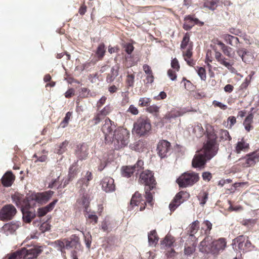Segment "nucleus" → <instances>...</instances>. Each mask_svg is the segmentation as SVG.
<instances>
[{
  "label": "nucleus",
  "instance_id": "1",
  "mask_svg": "<svg viewBox=\"0 0 259 259\" xmlns=\"http://www.w3.org/2000/svg\"><path fill=\"white\" fill-rule=\"evenodd\" d=\"M207 140L204 143L199 153L196 154L192 161V165L194 168L204 167L206 162L210 160L218 153L219 149L217 142V136L213 131H209L206 128Z\"/></svg>",
  "mask_w": 259,
  "mask_h": 259
},
{
  "label": "nucleus",
  "instance_id": "2",
  "mask_svg": "<svg viewBox=\"0 0 259 259\" xmlns=\"http://www.w3.org/2000/svg\"><path fill=\"white\" fill-rule=\"evenodd\" d=\"M139 182L145 185L146 201L150 205H152L153 196L150 191L155 187L156 182L152 171L147 170L142 172L140 176Z\"/></svg>",
  "mask_w": 259,
  "mask_h": 259
},
{
  "label": "nucleus",
  "instance_id": "3",
  "mask_svg": "<svg viewBox=\"0 0 259 259\" xmlns=\"http://www.w3.org/2000/svg\"><path fill=\"white\" fill-rule=\"evenodd\" d=\"M111 142L113 143L115 149H120L126 146L129 143L130 132L125 128L115 130Z\"/></svg>",
  "mask_w": 259,
  "mask_h": 259
},
{
  "label": "nucleus",
  "instance_id": "4",
  "mask_svg": "<svg viewBox=\"0 0 259 259\" xmlns=\"http://www.w3.org/2000/svg\"><path fill=\"white\" fill-rule=\"evenodd\" d=\"M54 192L52 191H46L41 193H33L28 194L26 196V200L30 203L34 204V202H37L40 204L47 203L51 199Z\"/></svg>",
  "mask_w": 259,
  "mask_h": 259
},
{
  "label": "nucleus",
  "instance_id": "5",
  "mask_svg": "<svg viewBox=\"0 0 259 259\" xmlns=\"http://www.w3.org/2000/svg\"><path fill=\"white\" fill-rule=\"evenodd\" d=\"M199 180L198 174L193 171H187L182 174L177 182L180 187L185 188L193 185Z\"/></svg>",
  "mask_w": 259,
  "mask_h": 259
},
{
  "label": "nucleus",
  "instance_id": "6",
  "mask_svg": "<svg viewBox=\"0 0 259 259\" xmlns=\"http://www.w3.org/2000/svg\"><path fill=\"white\" fill-rule=\"evenodd\" d=\"M151 128L149 120L145 118H139L134 125V130L136 133L140 136H146Z\"/></svg>",
  "mask_w": 259,
  "mask_h": 259
},
{
  "label": "nucleus",
  "instance_id": "7",
  "mask_svg": "<svg viewBox=\"0 0 259 259\" xmlns=\"http://www.w3.org/2000/svg\"><path fill=\"white\" fill-rule=\"evenodd\" d=\"M41 246H34L30 249L22 248L16 251L19 258L31 259L36 258L42 251Z\"/></svg>",
  "mask_w": 259,
  "mask_h": 259
},
{
  "label": "nucleus",
  "instance_id": "8",
  "mask_svg": "<svg viewBox=\"0 0 259 259\" xmlns=\"http://www.w3.org/2000/svg\"><path fill=\"white\" fill-rule=\"evenodd\" d=\"M32 206V204L27 202L26 200L23 201V205L21 206V212L22 213V219L25 223H30L36 217L35 211H30V209Z\"/></svg>",
  "mask_w": 259,
  "mask_h": 259
},
{
  "label": "nucleus",
  "instance_id": "9",
  "mask_svg": "<svg viewBox=\"0 0 259 259\" xmlns=\"http://www.w3.org/2000/svg\"><path fill=\"white\" fill-rule=\"evenodd\" d=\"M16 212V208L12 204L5 205L0 210V220H10L13 218Z\"/></svg>",
  "mask_w": 259,
  "mask_h": 259
},
{
  "label": "nucleus",
  "instance_id": "10",
  "mask_svg": "<svg viewBox=\"0 0 259 259\" xmlns=\"http://www.w3.org/2000/svg\"><path fill=\"white\" fill-rule=\"evenodd\" d=\"M115 126L114 122L109 118H107L104 121V123L102 127V131L105 135V139L106 142L111 141V138H113V131L115 130Z\"/></svg>",
  "mask_w": 259,
  "mask_h": 259
},
{
  "label": "nucleus",
  "instance_id": "11",
  "mask_svg": "<svg viewBox=\"0 0 259 259\" xmlns=\"http://www.w3.org/2000/svg\"><path fill=\"white\" fill-rule=\"evenodd\" d=\"M189 197V194L186 191H182L179 192L169 205L170 211H174L181 204L188 199Z\"/></svg>",
  "mask_w": 259,
  "mask_h": 259
},
{
  "label": "nucleus",
  "instance_id": "12",
  "mask_svg": "<svg viewBox=\"0 0 259 259\" xmlns=\"http://www.w3.org/2000/svg\"><path fill=\"white\" fill-rule=\"evenodd\" d=\"M93 178L92 174L90 171H87L84 178L78 180L76 184V187L78 189V192L80 194H83L86 192V189L89 185V182Z\"/></svg>",
  "mask_w": 259,
  "mask_h": 259
},
{
  "label": "nucleus",
  "instance_id": "13",
  "mask_svg": "<svg viewBox=\"0 0 259 259\" xmlns=\"http://www.w3.org/2000/svg\"><path fill=\"white\" fill-rule=\"evenodd\" d=\"M212 238L207 236L200 243L199 246V251L203 253H211L213 254Z\"/></svg>",
  "mask_w": 259,
  "mask_h": 259
},
{
  "label": "nucleus",
  "instance_id": "14",
  "mask_svg": "<svg viewBox=\"0 0 259 259\" xmlns=\"http://www.w3.org/2000/svg\"><path fill=\"white\" fill-rule=\"evenodd\" d=\"M170 143L166 141H160L157 146V154L161 158L167 157L169 154L171 150Z\"/></svg>",
  "mask_w": 259,
  "mask_h": 259
},
{
  "label": "nucleus",
  "instance_id": "15",
  "mask_svg": "<svg viewBox=\"0 0 259 259\" xmlns=\"http://www.w3.org/2000/svg\"><path fill=\"white\" fill-rule=\"evenodd\" d=\"M144 162L141 160H139L136 164L132 166H123L122 168V175L124 177L129 178L134 172L139 171L142 168Z\"/></svg>",
  "mask_w": 259,
  "mask_h": 259
},
{
  "label": "nucleus",
  "instance_id": "16",
  "mask_svg": "<svg viewBox=\"0 0 259 259\" xmlns=\"http://www.w3.org/2000/svg\"><path fill=\"white\" fill-rule=\"evenodd\" d=\"M75 154L80 160L87 159L89 155V147L87 144L82 143L77 145L75 149Z\"/></svg>",
  "mask_w": 259,
  "mask_h": 259
},
{
  "label": "nucleus",
  "instance_id": "17",
  "mask_svg": "<svg viewBox=\"0 0 259 259\" xmlns=\"http://www.w3.org/2000/svg\"><path fill=\"white\" fill-rule=\"evenodd\" d=\"M245 240V237L241 235L235 238L234 240L238 243V248L240 250H251L253 247V245L248 239Z\"/></svg>",
  "mask_w": 259,
  "mask_h": 259
},
{
  "label": "nucleus",
  "instance_id": "18",
  "mask_svg": "<svg viewBox=\"0 0 259 259\" xmlns=\"http://www.w3.org/2000/svg\"><path fill=\"white\" fill-rule=\"evenodd\" d=\"M114 180L110 177H105L101 182L102 189L106 192H111L115 190V186Z\"/></svg>",
  "mask_w": 259,
  "mask_h": 259
},
{
  "label": "nucleus",
  "instance_id": "19",
  "mask_svg": "<svg viewBox=\"0 0 259 259\" xmlns=\"http://www.w3.org/2000/svg\"><path fill=\"white\" fill-rule=\"evenodd\" d=\"M239 160H245L244 166L247 167L255 164L259 161V153L254 152L247 154L244 158L240 159Z\"/></svg>",
  "mask_w": 259,
  "mask_h": 259
},
{
  "label": "nucleus",
  "instance_id": "20",
  "mask_svg": "<svg viewBox=\"0 0 259 259\" xmlns=\"http://www.w3.org/2000/svg\"><path fill=\"white\" fill-rule=\"evenodd\" d=\"M58 201V200L57 199H54L52 202L47 205L38 208L37 210V216L38 217H42L45 216L48 212L52 211L54 209Z\"/></svg>",
  "mask_w": 259,
  "mask_h": 259
},
{
  "label": "nucleus",
  "instance_id": "21",
  "mask_svg": "<svg viewBox=\"0 0 259 259\" xmlns=\"http://www.w3.org/2000/svg\"><path fill=\"white\" fill-rule=\"evenodd\" d=\"M213 254L223 250L226 246V242L224 238H220L217 240L212 241Z\"/></svg>",
  "mask_w": 259,
  "mask_h": 259
},
{
  "label": "nucleus",
  "instance_id": "22",
  "mask_svg": "<svg viewBox=\"0 0 259 259\" xmlns=\"http://www.w3.org/2000/svg\"><path fill=\"white\" fill-rule=\"evenodd\" d=\"M19 225L17 223H8L5 224L2 228V230L4 233L6 235L8 236L10 234H12L15 232V231L18 228Z\"/></svg>",
  "mask_w": 259,
  "mask_h": 259
},
{
  "label": "nucleus",
  "instance_id": "23",
  "mask_svg": "<svg viewBox=\"0 0 259 259\" xmlns=\"http://www.w3.org/2000/svg\"><path fill=\"white\" fill-rule=\"evenodd\" d=\"M199 20L194 18L191 16H188L185 18V23L183 28L186 30H189L195 25L198 24Z\"/></svg>",
  "mask_w": 259,
  "mask_h": 259
},
{
  "label": "nucleus",
  "instance_id": "24",
  "mask_svg": "<svg viewBox=\"0 0 259 259\" xmlns=\"http://www.w3.org/2000/svg\"><path fill=\"white\" fill-rule=\"evenodd\" d=\"M119 68L120 66L118 64H116L115 66L112 67L111 72L107 75L106 77V81L108 83H111L113 82L116 77L118 75Z\"/></svg>",
  "mask_w": 259,
  "mask_h": 259
},
{
  "label": "nucleus",
  "instance_id": "25",
  "mask_svg": "<svg viewBox=\"0 0 259 259\" xmlns=\"http://www.w3.org/2000/svg\"><path fill=\"white\" fill-rule=\"evenodd\" d=\"M14 176L11 171H7L2 178V183L4 186L8 187L12 185Z\"/></svg>",
  "mask_w": 259,
  "mask_h": 259
},
{
  "label": "nucleus",
  "instance_id": "26",
  "mask_svg": "<svg viewBox=\"0 0 259 259\" xmlns=\"http://www.w3.org/2000/svg\"><path fill=\"white\" fill-rule=\"evenodd\" d=\"M237 54L239 56L242 61L245 63L249 61V59L252 57L251 53L245 49L240 48L236 50Z\"/></svg>",
  "mask_w": 259,
  "mask_h": 259
},
{
  "label": "nucleus",
  "instance_id": "27",
  "mask_svg": "<svg viewBox=\"0 0 259 259\" xmlns=\"http://www.w3.org/2000/svg\"><path fill=\"white\" fill-rule=\"evenodd\" d=\"M84 194H80L82 195L80 199H78L77 201V204L79 205V207H82L83 209V211L84 212L88 213V207L89 205V201L87 199V197L84 196Z\"/></svg>",
  "mask_w": 259,
  "mask_h": 259
},
{
  "label": "nucleus",
  "instance_id": "28",
  "mask_svg": "<svg viewBox=\"0 0 259 259\" xmlns=\"http://www.w3.org/2000/svg\"><path fill=\"white\" fill-rule=\"evenodd\" d=\"M199 229V222L196 220L193 222L191 224V226L189 228V238L193 241L194 240H196V238L194 236V234L197 232Z\"/></svg>",
  "mask_w": 259,
  "mask_h": 259
},
{
  "label": "nucleus",
  "instance_id": "29",
  "mask_svg": "<svg viewBox=\"0 0 259 259\" xmlns=\"http://www.w3.org/2000/svg\"><path fill=\"white\" fill-rule=\"evenodd\" d=\"M79 171L80 170L77 164V162H75L70 166L68 176L70 179L73 180Z\"/></svg>",
  "mask_w": 259,
  "mask_h": 259
},
{
  "label": "nucleus",
  "instance_id": "30",
  "mask_svg": "<svg viewBox=\"0 0 259 259\" xmlns=\"http://www.w3.org/2000/svg\"><path fill=\"white\" fill-rule=\"evenodd\" d=\"M182 115L181 113L177 110H172L166 113L164 118L168 122H171L174 119Z\"/></svg>",
  "mask_w": 259,
  "mask_h": 259
},
{
  "label": "nucleus",
  "instance_id": "31",
  "mask_svg": "<svg viewBox=\"0 0 259 259\" xmlns=\"http://www.w3.org/2000/svg\"><path fill=\"white\" fill-rule=\"evenodd\" d=\"M12 199L16 206L21 209V206L23 205V201L26 199V197L23 198L22 195L18 194L12 195Z\"/></svg>",
  "mask_w": 259,
  "mask_h": 259
},
{
  "label": "nucleus",
  "instance_id": "32",
  "mask_svg": "<svg viewBox=\"0 0 259 259\" xmlns=\"http://www.w3.org/2000/svg\"><path fill=\"white\" fill-rule=\"evenodd\" d=\"M158 241V237L155 230L151 231L148 234V242L151 246H155Z\"/></svg>",
  "mask_w": 259,
  "mask_h": 259
},
{
  "label": "nucleus",
  "instance_id": "33",
  "mask_svg": "<svg viewBox=\"0 0 259 259\" xmlns=\"http://www.w3.org/2000/svg\"><path fill=\"white\" fill-rule=\"evenodd\" d=\"M146 144L145 142L139 140L135 143L131 144L130 147L132 149L134 150L137 152H141L145 147Z\"/></svg>",
  "mask_w": 259,
  "mask_h": 259
},
{
  "label": "nucleus",
  "instance_id": "34",
  "mask_svg": "<svg viewBox=\"0 0 259 259\" xmlns=\"http://www.w3.org/2000/svg\"><path fill=\"white\" fill-rule=\"evenodd\" d=\"M193 133L197 138L202 137L204 133V130L200 123H197L194 125L193 128Z\"/></svg>",
  "mask_w": 259,
  "mask_h": 259
},
{
  "label": "nucleus",
  "instance_id": "35",
  "mask_svg": "<svg viewBox=\"0 0 259 259\" xmlns=\"http://www.w3.org/2000/svg\"><path fill=\"white\" fill-rule=\"evenodd\" d=\"M142 200L141 194L138 191L136 192L133 195L131 200L130 204L132 206H137Z\"/></svg>",
  "mask_w": 259,
  "mask_h": 259
},
{
  "label": "nucleus",
  "instance_id": "36",
  "mask_svg": "<svg viewBox=\"0 0 259 259\" xmlns=\"http://www.w3.org/2000/svg\"><path fill=\"white\" fill-rule=\"evenodd\" d=\"M219 2V0H207L204 3L203 6L204 7L213 11L217 7Z\"/></svg>",
  "mask_w": 259,
  "mask_h": 259
},
{
  "label": "nucleus",
  "instance_id": "37",
  "mask_svg": "<svg viewBox=\"0 0 259 259\" xmlns=\"http://www.w3.org/2000/svg\"><path fill=\"white\" fill-rule=\"evenodd\" d=\"M249 147L248 144L242 140L237 143L236 147V151L237 153H240L242 151H245Z\"/></svg>",
  "mask_w": 259,
  "mask_h": 259
},
{
  "label": "nucleus",
  "instance_id": "38",
  "mask_svg": "<svg viewBox=\"0 0 259 259\" xmlns=\"http://www.w3.org/2000/svg\"><path fill=\"white\" fill-rule=\"evenodd\" d=\"M257 219H245L243 220L241 222V224L242 225L246 226L249 229H252L254 225L256 224Z\"/></svg>",
  "mask_w": 259,
  "mask_h": 259
},
{
  "label": "nucleus",
  "instance_id": "39",
  "mask_svg": "<svg viewBox=\"0 0 259 259\" xmlns=\"http://www.w3.org/2000/svg\"><path fill=\"white\" fill-rule=\"evenodd\" d=\"M106 52L105 46L103 43L100 44L97 48L96 55L99 59H102Z\"/></svg>",
  "mask_w": 259,
  "mask_h": 259
},
{
  "label": "nucleus",
  "instance_id": "40",
  "mask_svg": "<svg viewBox=\"0 0 259 259\" xmlns=\"http://www.w3.org/2000/svg\"><path fill=\"white\" fill-rule=\"evenodd\" d=\"M219 136L221 140H229L230 141L231 140V137L229 135V133L228 131L226 130L221 129L219 131Z\"/></svg>",
  "mask_w": 259,
  "mask_h": 259
},
{
  "label": "nucleus",
  "instance_id": "41",
  "mask_svg": "<svg viewBox=\"0 0 259 259\" xmlns=\"http://www.w3.org/2000/svg\"><path fill=\"white\" fill-rule=\"evenodd\" d=\"M174 242L173 237L170 236H166L161 242V245L165 247H170Z\"/></svg>",
  "mask_w": 259,
  "mask_h": 259
},
{
  "label": "nucleus",
  "instance_id": "42",
  "mask_svg": "<svg viewBox=\"0 0 259 259\" xmlns=\"http://www.w3.org/2000/svg\"><path fill=\"white\" fill-rule=\"evenodd\" d=\"M196 245V243L193 242L190 246H185L184 249L185 254L187 255H191L195 251Z\"/></svg>",
  "mask_w": 259,
  "mask_h": 259
},
{
  "label": "nucleus",
  "instance_id": "43",
  "mask_svg": "<svg viewBox=\"0 0 259 259\" xmlns=\"http://www.w3.org/2000/svg\"><path fill=\"white\" fill-rule=\"evenodd\" d=\"M198 199L200 201V204L203 206L208 199V193L205 191L201 192L198 196Z\"/></svg>",
  "mask_w": 259,
  "mask_h": 259
},
{
  "label": "nucleus",
  "instance_id": "44",
  "mask_svg": "<svg viewBox=\"0 0 259 259\" xmlns=\"http://www.w3.org/2000/svg\"><path fill=\"white\" fill-rule=\"evenodd\" d=\"M84 215L86 218L91 220V222H94V224L97 223L98 218L94 212L90 213V211L88 210V213L84 212Z\"/></svg>",
  "mask_w": 259,
  "mask_h": 259
},
{
  "label": "nucleus",
  "instance_id": "45",
  "mask_svg": "<svg viewBox=\"0 0 259 259\" xmlns=\"http://www.w3.org/2000/svg\"><path fill=\"white\" fill-rule=\"evenodd\" d=\"M151 101L149 98H141L139 99V104L142 107H148L150 104Z\"/></svg>",
  "mask_w": 259,
  "mask_h": 259
},
{
  "label": "nucleus",
  "instance_id": "46",
  "mask_svg": "<svg viewBox=\"0 0 259 259\" xmlns=\"http://www.w3.org/2000/svg\"><path fill=\"white\" fill-rule=\"evenodd\" d=\"M68 142L66 141L61 143L59 146L58 149L57 150V153L59 154H62L66 150Z\"/></svg>",
  "mask_w": 259,
  "mask_h": 259
},
{
  "label": "nucleus",
  "instance_id": "47",
  "mask_svg": "<svg viewBox=\"0 0 259 259\" xmlns=\"http://www.w3.org/2000/svg\"><path fill=\"white\" fill-rule=\"evenodd\" d=\"M190 40V35L188 33H186L183 37V40L181 44V48L185 49L188 44Z\"/></svg>",
  "mask_w": 259,
  "mask_h": 259
},
{
  "label": "nucleus",
  "instance_id": "48",
  "mask_svg": "<svg viewBox=\"0 0 259 259\" xmlns=\"http://www.w3.org/2000/svg\"><path fill=\"white\" fill-rule=\"evenodd\" d=\"M206 228L204 230L205 234L209 236L208 234L210 233V231L212 228V224L208 220H205L202 224Z\"/></svg>",
  "mask_w": 259,
  "mask_h": 259
},
{
  "label": "nucleus",
  "instance_id": "49",
  "mask_svg": "<svg viewBox=\"0 0 259 259\" xmlns=\"http://www.w3.org/2000/svg\"><path fill=\"white\" fill-rule=\"evenodd\" d=\"M232 48L226 46L223 50L222 51L224 55L230 58H233L234 56V53H231L232 51Z\"/></svg>",
  "mask_w": 259,
  "mask_h": 259
},
{
  "label": "nucleus",
  "instance_id": "50",
  "mask_svg": "<svg viewBox=\"0 0 259 259\" xmlns=\"http://www.w3.org/2000/svg\"><path fill=\"white\" fill-rule=\"evenodd\" d=\"M59 177H58L57 179H54L52 181L51 183H49L48 187L51 189H59L62 188L61 185H60L57 187V184L58 183V179Z\"/></svg>",
  "mask_w": 259,
  "mask_h": 259
},
{
  "label": "nucleus",
  "instance_id": "51",
  "mask_svg": "<svg viewBox=\"0 0 259 259\" xmlns=\"http://www.w3.org/2000/svg\"><path fill=\"white\" fill-rule=\"evenodd\" d=\"M71 115V113L70 112H68L64 117L63 120L61 122L60 125L62 127H65L66 126L67 124L68 123L69 120L70 119V116Z\"/></svg>",
  "mask_w": 259,
  "mask_h": 259
},
{
  "label": "nucleus",
  "instance_id": "52",
  "mask_svg": "<svg viewBox=\"0 0 259 259\" xmlns=\"http://www.w3.org/2000/svg\"><path fill=\"white\" fill-rule=\"evenodd\" d=\"M135 75L133 74H128L126 78V82L129 87H132L134 85Z\"/></svg>",
  "mask_w": 259,
  "mask_h": 259
},
{
  "label": "nucleus",
  "instance_id": "53",
  "mask_svg": "<svg viewBox=\"0 0 259 259\" xmlns=\"http://www.w3.org/2000/svg\"><path fill=\"white\" fill-rule=\"evenodd\" d=\"M79 239L78 237L74 236L71 238L70 241L72 245V248H76L79 245Z\"/></svg>",
  "mask_w": 259,
  "mask_h": 259
},
{
  "label": "nucleus",
  "instance_id": "54",
  "mask_svg": "<svg viewBox=\"0 0 259 259\" xmlns=\"http://www.w3.org/2000/svg\"><path fill=\"white\" fill-rule=\"evenodd\" d=\"M104 118L103 116L99 112L97 113L95 115L92 121L93 122L94 125H96L99 123L100 121Z\"/></svg>",
  "mask_w": 259,
  "mask_h": 259
},
{
  "label": "nucleus",
  "instance_id": "55",
  "mask_svg": "<svg viewBox=\"0 0 259 259\" xmlns=\"http://www.w3.org/2000/svg\"><path fill=\"white\" fill-rule=\"evenodd\" d=\"M197 73L202 80H205L206 79L205 70L203 67H199Z\"/></svg>",
  "mask_w": 259,
  "mask_h": 259
},
{
  "label": "nucleus",
  "instance_id": "56",
  "mask_svg": "<svg viewBox=\"0 0 259 259\" xmlns=\"http://www.w3.org/2000/svg\"><path fill=\"white\" fill-rule=\"evenodd\" d=\"M111 111V107L109 105L106 106L99 113L102 115V116L104 117L106 115L108 114Z\"/></svg>",
  "mask_w": 259,
  "mask_h": 259
},
{
  "label": "nucleus",
  "instance_id": "57",
  "mask_svg": "<svg viewBox=\"0 0 259 259\" xmlns=\"http://www.w3.org/2000/svg\"><path fill=\"white\" fill-rule=\"evenodd\" d=\"M171 66L173 69H175L176 71H178L179 70L180 65L179 64V62L176 58H175L171 60Z\"/></svg>",
  "mask_w": 259,
  "mask_h": 259
},
{
  "label": "nucleus",
  "instance_id": "58",
  "mask_svg": "<svg viewBox=\"0 0 259 259\" xmlns=\"http://www.w3.org/2000/svg\"><path fill=\"white\" fill-rule=\"evenodd\" d=\"M159 108L155 105L148 106L147 110L151 113H156L158 112Z\"/></svg>",
  "mask_w": 259,
  "mask_h": 259
},
{
  "label": "nucleus",
  "instance_id": "59",
  "mask_svg": "<svg viewBox=\"0 0 259 259\" xmlns=\"http://www.w3.org/2000/svg\"><path fill=\"white\" fill-rule=\"evenodd\" d=\"M167 75L172 81L175 80L177 77L176 71L171 69H169L167 71Z\"/></svg>",
  "mask_w": 259,
  "mask_h": 259
},
{
  "label": "nucleus",
  "instance_id": "60",
  "mask_svg": "<svg viewBox=\"0 0 259 259\" xmlns=\"http://www.w3.org/2000/svg\"><path fill=\"white\" fill-rule=\"evenodd\" d=\"M202 177L203 180L206 181H209L212 178L211 174L208 171H205L202 173Z\"/></svg>",
  "mask_w": 259,
  "mask_h": 259
},
{
  "label": "nucleus",
  "instance_id": "61",
  "mask_svg": "<svg viewBox=\"0 0 259 259\" xmlns=\"http://www.w3.org/2000/svg\"><path fill=\"white\" fill-rule=\"evenodd\" d=\"M128 112H130V113H131L133 115H137L139 113V111L137 109V108H136L134 105H131L128 110H127Z\"/></svg>",
  "mask_w": 259,
  "mask_h": 259
},
{
  "label": "nucleus",
  "instance_id": "62",
  "mask_svg": "<svg viewBox=\"0 0 259 259\" xmlns=\"http://www.w3.org/2000/svg\"><path fill=\"white\" fill-rule=\"evenodd\" d=\"M213 105L214 106L219 107H220V108H221L222 109H223V110H225L227 108V105H226L225 104H223L221 102L217 101H215V100H214L213 102Z\"/></svg>",
  "mask_w": 259,
  "mask_h": 259
},
{
  "label": "nucleus",
  "instance_id": "63",
  "mask_svg": "<svg viewBox=\"0 0 259 259\" xmlns=\"http://www.w3.org/2000/svg\"><path fill=\"white\" fill-rule=\"evenodd\" d=\"M125 51L128 54H131L134 50V47L131 44L125 45Z\"/></svg>",
  "mask_w": 259,
  "mask_h": 259
},
{
  "label": "nucleus",
  "instance_id": "64",
  "mask_svg": "<svg viewBox=\"0 0 259 259\" xmlns=\"http://www.w3.org/2000/svg\"><path fill=\"white\" fill-rule=\"evenodd\" d=\"M233 36L230 34H225L224 36V38L226 42L230 45H232V39Z\"/></svg>",
  "mask_w": 259,
  "mask_h": 259
}]
</instances>
